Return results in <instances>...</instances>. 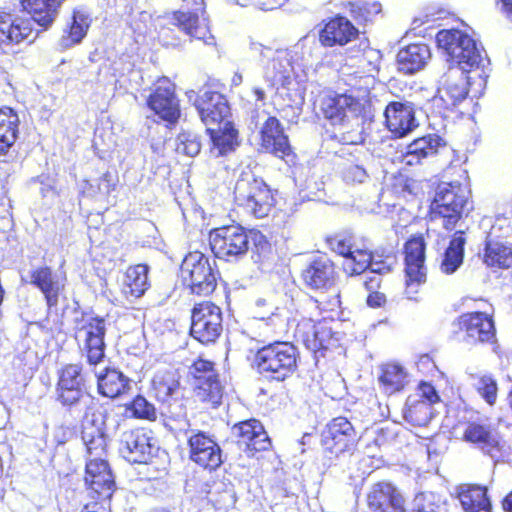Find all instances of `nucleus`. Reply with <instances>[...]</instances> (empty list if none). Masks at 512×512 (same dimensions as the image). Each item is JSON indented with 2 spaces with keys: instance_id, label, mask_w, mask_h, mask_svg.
I'll return each instance as SVG.
<instances>
[{
  "instance_id": "obj_1",
  "label": "nucleus",
  "mask_w": 512,
  "mask_h": 512,
  "mask_svg": "<svg viewBox=\"0 0 512 512\" xmlns=\"http://www.w3.org/2000/svg\"><path fill=\"white\" fill-rule=\"evenodd\" d=\"M81 439L87 453L95 457L86 462L84 473V483L90 501L111 503L116 491V482L108 462L101 459L107 451V441L102 426L94 420L83 418Z\"/></svg>"
},
{
  "instance_id": "obj_2",
  "label": "nucleus",
  "mask_w": 512,
  "mask_h": 512,
  "mask_svg": "<svg viewBox=\"0 0 512 512\" xmlns=\"http://www.w3.org/2000/svg\"><path fill=\"white\" fill-rule=\"evenodd\" d=\"M300 353L290 341H273L259 347L252 360L253 369L261 376L276 382L291 378L299 368Z\"/></svg>"
},
{
  "instance_id": "obj_3",
  "label": "nucleus",
  "mask_w": 512,
  "mask_h": 512,
  "mask_svg": "<svg viewBox=\"0 0 512 512\" xmlns=\"http://www.w3.org/2000/svg\"><path fill=\"white\" fill-rule=\"evenodd\" d=\"M470 197L467 185L459 181L439 185L429 206V219L440 220L446 231H453L468 216L471 209Z\"/></svg>"
},
{
  "instance_id": "obj_4",
  "label": "nucleus",
  "mask_w": 512,
  "mask_h": 512,
  "mask_svg": "<svg viewBox=\"0 0 512 512\" xmlns=\"http://www.w3.org/2000/svg\"><path fill=\"white\" fill-rule=\"evenodd\" d=\"M435 41L450 66L458 67L465 73L480 66L481 51L476 41L466 32L457 28L441 29L436 33Z\"/></svg>"
},
{
  "instance_id": "obj_5",
  "label": "nucleus",
  "mask_w": 512,
  "mask_h": 512,
  "mask_svg": "<svg viewBox=\"0 0 512 512\" xmlns=\"http://www.w3.org/2000/svg\"><path fill=\"white\" fill-rule=\"evenodd\" d=\"M188 376L194 396L199 402L210 408H217L222 404L225 385L214 361L199 355L189 366Z\"/></svg>"
},
{
  "instance_id": "obj_6",
  "label": "nucleus",
  "mask_w": 512,
  "mask_h": 512,
  "mask_svg": "<svg viewBox=\"0 0 512 512\" xmlns=\"http://www.w3.org/2000/svg\"><path fill=\"white\" fill-rule=\"evenodd\" d=\"M183 281L189 293L197 297H209L217 288L220 272L209 257L196 250L189 252L181 264Z\"/></svg>"
},
{
  "instance_id": "obj_7",
  "label": "nucleus",
  "mask_w": 512,
  "mask_h": 512,
  "mask_svg": "<svg viewBox=\"0 0 512 512\" xmlns=\"http://www.w3.org/2000/svg\"><path fill=\"white\" fill-rule=\"evenodd\" d=\"M361 440V434L345 416L330 419L321 432L320 444L330 459L353 456Z\"/></svg>"
},
{
  "instance_id": "obj_8",
  "label": "nucleus",
  "mask_w": 512,
  "mask_h": 512,
  "mask_svg": "<svg viewBox=\"0 0 512 512\" xmlns=\"http://www.w3.org/2000/svg\"><path fill=\"white\" fill-rule=\"evenodd\" d=\"M234 199L238 206L255 218L267 217L276 205L273 190L261 178L241 177L234 189Z\"/></svg>"
},
{
  "instance_id": "obj_9",
  "label": "nucleus",
  "mask_w": 512,
  "mask_h": 512,
  "mask_svg": "<svg viewBox=\"0 0 512 512\" xmlns=\"http://www.w3.org/2000/svg\"><path fill=\"white\" fill-rule=\"evenodd\" d=\"M223 312L210 300L196 302L190 310L189 335L199 344L217 343L223 333Z\"/></svg>"
},
{
  "instance_id": "obj_10",
  "label": "nucleus",
  "mask_w": 512,
  "mask_h": 512,
  "mask_svg": "<svg viewBox=\"0 0 512 512\" xmlns=\"http://www.w3.org/2000/svg\"><path fill=\"white\" fill-rule=\"evenodd\" d=\"M223 88L219 80L208 78L194 99L193 105L206 127L231 120V108L227 97L221 92Z\"/></svg>"
},
{
  "instance_id": "obj_11",
  "label": "nucleus",
  "mask_w": 512,
  "mask_h": 512,
  "mask_svg": "<svg viewBox=\"0 0 512 512\" xmlns=\"http://www.w3.org/2000/svg\"><path fill=\"white\" fill-rule=\"evenodd\" d=\"M369 101L347 93H329L320 98L319 110L332 126L344 127L347 122L365 116Z\"/></svg>"
},
{
  "instance_id": "obj_12",
  "label": "nucleus",
  "mask_w": 512,
  "mask_h": 512,
  "mask_svg": "<svg viewBox=\"0 0 512 512\" xmlns=\"http://www.w3.org/2000/svg\"><path fill=\"white\" fill-rule=\"evenodd\" d=\"M209 243L214 256L225 261L238 260L249 250L247 231L239 224L211 229Z\"/></svg>"
},
{
  "instance_id": "obj_13",
  "label": "nucleus",
  "mask_w": 512,
  "mask_h": 512,
  "mask_svg": "<svg viewBox=\"0 0 512 512\" xmlns=\"http://www.w3.org/2000/svg\"><path fill=\"white\" fill-rule=\"evenodd\" d=\"M89 396L82 365L80 363L63 365L57 372L55 400L66 410H72Z\"/></svg>"
},
{
  "instance_id": "obj_14",
  "label": "nucleus",
  "mask_w": 512,
  "mask_h": 512,
  "mask_svg": "<svg viewBox=\"0 0 512 512\" xmlns=\"http://www.w3.org/2000/svg\"><path fill=\"white\" fill-rule=\"evenodd\" d=\"M259 151L272 155L287 164L294 165L297 153L290 142L289 135L276 116L267 117L258 131Z\"/></svg>"
},
{
  "instance_id": "obj_15",
  "label": "nucleus",
  "mask_w": 512,
  "mask_h": 512,
  "mask_svg": "<svg viewBox=\"0 0 512 512\" xmlns=\"http://www.w3.org/2000/svg\"><path fill=\"white\" fill-rule=\"evenodd\" d=\"M147 107L159 119L168 124H176L181 117L180 99L176 85L168 77H159L146 99Z\"/></svg>"
},
{
  "instance_id": "obj_16",
  "label": "nucleus",
  "mask_w": 512,
  "mask_h": 512,
  "mask_svg": "<svg viewBox=\"0 0 512 512\" xmlns=\"http://www.w3.org/2000/svg\"><path fill=\"white\" fill-rule=\"evenodd\" d=\"M455 333L472 346L493 343L496 340V327L493 316L482 312L472 311L460 314L453 322Z\"/></svg>"
},
{
  "instance_id": "obj_17",
  "label": "nucleus",
  "mask_w": 512,
  "mask_h": 512,
  "mask_svg": "<svg viewBox=\"0 0 512 512\" xmlns=\"http://www.w3.org/2000/svg\"><path fill=\"white\" fill-rule=\"evenodd\" d=\"M106 325L100 316L86 315L76 327V337L82 341V351L90 365H98L105 356Z\"/></svg>"
},
{
  "instance_id": "obj_18",
  "label": "nucleus",
  "mask_w": 512,
  "mask_h": 512,
  "mask_svg": "<svg viewBox=\"0 0 512 512\" xmlns=\"http://www.w3.org/2000/svg\"><path fill=\"white\" fill-rule=\"evenodd\" d=\"M369 512H408V503L403 491L390 480L372 483L365 494Z\"/></svg>"
},
{
  "instance_id": "obj_19",
  "label": "nucleus",
  "mask_w": 512,
  "mask_h": 512,
  "mask_svg": "<svg viewBox=\"0 0 512 512\" xmlns=\"http://www.w3.org/2000/svg\"><path fill=\"white\" fill-rule=\"evenodd\" d=\"M231 433L236 445L248 457H254L257 453L268 451L272 447V441L258 419L250 418L235 423Z\"/></svg>"
},
{
  "instance_id": "obj_20",
  "label": "nucleus",
  "mask_w": 512,
  "mask_h": 512,
  "mask_svg": "<svg viewBox=\"0 0 512 512\" xmlns=\"http://www.w3.org/2000/svg\"><path fill=\"white\" fill-rule=\"evenodd\" d=\"M188 457L195 465L215 471L223 463L222 449L216 440L202 430H194L187 438Z\"/></svg>"
},
{
  "instance_id": "obj_21",
  "label": "nucleus",
  "mask_w": 512,
  "mask_h": 512,
  "mask_svg": "<svg viewBox=\"0 0 512 512\" xmlns=\"http://www.w3.org/2000/svg\"><path fill=\"white\" fill-rule=\"evenodd\" d=\"M461 439L490 456L502 454L507 445L505 439L490 425L481 420L463 421Z\"/></svg>"
},
{
  "instance_id": "obj_22",
  "label": "nucleus",
  "mask_w": 512,
  "mask_h": 512,
  "mask_svg": "<svg viewBox=\"0 0 512 512\" xmlns=\"http://www.w3.org/2000/svg\"><path fill=\"white\" fill-rule=\"evenodd\" d=\"M426 243L421 234L412 235L404 244L403 253L406 273V294L416 292V288L425 282Z\"/></svg>"
},
{
  "instance_id": "obj_23",
  "label": "nucleus",
  "mask_w": 512,
  "mask_h": 512,
  "mask_svg": "<svg viewBox=\"0 0 512 512\" xmlns=\"http://www.w3.org/2000/svg\"><path fill=\"white\" fill-rule=\"evenodd\" d=\"M358 36V28L346 17L339 14L323 20L322 27L318 32L319 43L326 48L343 47L356 40Z\"/></svg>"
},
{
  "instance_id": "obj_24",
  "label": "nucleus",
  "mask_w": 512,
  "mask_h": 512,
  "mask_svg": "<svg viewBox=\"0 0 512 512\" xmlns=\"http://www.w3.org/2000/svg\"><path fill=\"white\" fill-rule=\"evenodd\" d=\"M295 337L303 342L305 347L314 354L324 352L333 345L334 335L330 328L322 322H315L310 318H302L295 328Z\"/></svg>"
},
{
  "instance_id": "obj_25",
  "label": "nucleus",
  "mask_w": 512,
  "mask_h": 512,
  "mask_svg": "<svg viewBox=\"0 0 512 512\" xmlns=\"http://www.w3.org/2000/svg\"><path fill=\"white\" fill-rule=\"evenodd\" d=\"M306 287L312 290H328L339 277L336 264L326 255L313 258L301 273Z\"/></svg>"
},
{
  "instance_id": "obj_26",
  "label": "nucleus",
  "mask_w": 512,
  "mask_h": 512,
  "mask_svg": "<svg viewBox=\"0 0 512 512\" xmlns=\"http://www.w3.org/2000/svg\"><path fill=\"white\" fill-rule=\"evenodd\" d=\"M385 126L393 138H402L414 130L418 124L415 106L408 101H391L384 110Z\"/></svg>"
},
{
  "instance_id": "obj_27",
  "label": "nucleus",
  "mask_w": 512,
  "mask_h": 512,
  "mask_svg": "<svg viewBox=\"0 0 512 512\" xmlns=\"http://www.w3.org/2000/svg\"><path fill=\"white\" fill-rule=\"evenodd\" d=\"M467 96L468 88L463 80L459 82L447 80L433 97V107L445 118L461 116L464 114L461 106Z\"/></svg>"
},
{
  "instance_id": "obj_28",
  "label": "nucleus",
  "mask_w": 512,
  "mask_h": 512,
  "mask_svg": "<svg viewBox=\"0 0 512 512\" xmlns=\"http://www.w3.org/2000/svg\"><path fill=\"white\" fill-rule=\"evenodd\" d=\"M172 20L173 24L189 37L202 41L205 45H216V38L211 33L206 12L173 11Z\"/></svg>"
},
{
  "instance_id": "obj_29",
  "label": "nucleus",
  "mask_w": 512,
  "mask_h": 512,
  "mask_svg": "<svg viewBox=\"0 0 512 512\" xmlns=\"http://www.w3.org/2000/svg\"><path fill=\"white\" fill-rule=\"evenodd\" d=\"M151 430L137 427L123 432L120 444L125 458L131 463H147L152 455Z\"/></svg>"
},
{
  "instance_id": "obj_30",
  "label": "nucleus",
  "mask_w": 512,
  "mask_h": 512,
  "mask_svg": "<svg viewBox=\"0 0 512 512\" xmlns=\"http://www.w3.org/2000/svg\"><path fill=\"white\" fill-rule=\"evenodd\" d=\"M30 283L44 296L48 310L57 309L63 296L65 284L60 281L51 267L38 266L30 272Z\"/></svg>"
},
{
  "instance_id": "obj_31",
  "label": "nucleus",
  "mask_w": 512,
  "mask_h": 512,
  "mask_svg": "<svg viewBox=\"0 0 512 512\" xmlns=\"http://www.w3.org/2000/svg\"><path fill=\"white\" fill-rule=\"evenodd\" d=\"M20 5L40 30L46 31L55 22L62 0H20Z\"/></svg>"
},
{
  "instance_id": "obj_32",
  "label": "nucleus",
  "mask_w": 512,
  "mask_h": 512,
  "mask_svg": "<svg viewBox=\"0 0 512 512\" xmlns=\"http://www.w3.org/2000/svg\"><path fill=\"white\" fill-rule=\"evenodd\" d=\"M457 498L465 512H492L488 488L484 485L461 484L457 487Z\"/></svg>"
},
{
  "instance_id": "obj_33",
  "label": "nucleus",
  "mask_w": 512,
  "mask_h": 512,
  "mask_svg": "<svg viewBox=\"0 0 512 512\" xmlns=\"http://www.w3.org/2000/svg\"><path fill=\"white\" fill-rule=\"evenodd\" d=\"M431 58V51L425 43H410L401 48L397 54L399 70L413 74L423 69Z\"/></svg>"
},
{
  "instance_id": "obj_34",
  "label": "nucleus",
  "mask_w": 512,
  "mask_h": 512,
  "mask_svg": "<svg viewBox=\"0 0 512 512\" xmlns=\"http://www.w3.org/2000/svg\"><path fill=\"white\" fill-rule=\"evenodd\" d=\"M149 266L138 263L129 265L122 278L121 289L123 294L129 298H140L150 288Z\"/></svg>"
},
{
  "instance_id": "obj_35",
  "label": "nucleus",
  "mask_w": 512,
  "mask_h": 512,
  "mask_svg": "<svg viewBox=\"0 0 512 512\" xmlns=\"http://www.w3.org/2000/svg\"><path fill=\"white\" fill-rule=\"evenodd\" d=\"M481 259L486 267L494 271L512 269V244L500 240H487Z\"/></svg>"
},
{
  "instance_id": "obj_36",
  "label": "nucleus",
  "mask_w": 512,
  "mask_h": 512,
  "mask_svg": "<svg viewBox=\"0 0 512 512\" xmlns=\"http://www.w3.org/2000/svg\"><path fill=\"white\" fill-rule=\"evenodd\" d=\"M466 242L464 230H457L450 237L440 260V270L444 274H453L463 264Z\"/></svg>"
},
{
  "instance_id": "obj_37",
  "label": "nucleus",
  "mask_w": 512,
  "mask_h": 512,
  "mask_svg": "<svg viewBox=\"0 0 512 512\" xmlns=\"http://www.w3.org/2000/svg\"><path fill=\"white\" fill-rule=\"evenodd\" d=\"M97 389L103 397L115 399L129 392L130 379L117 369L105 368L97 378Z\"/></svg>"
},
{
  "instance_id": "obj_38",
  "label": "nucleus",
  "mask_w": 512,
  "mask_h": 512,
  "mask_svg": "<svg viewBox=\"0 0 512 512\" xmlns=\"http://www.w3.org/2000/svg\"><path fill=\"white\" fill-rule=\"evenodd\" d=\"M378 383L385 395H395L406 388L407 372L397 363H384L379 368Z\"/></svg>"
},
{
  "instance_id": "obj_39",
  "label": "nucleus",
  "mask_w": 512,
  "mask_h": 512,
  "mask_svg": "<svg viewBox=\"0 0 512 512\" xmlns=\"http://www.w3.org/2000/svg\"><path fill=\"white\" fill-rule=\"evenodd\" d=\"M179 388L180 377L177 370H159L151 381V392L160 403H170Z\"/></svg>"
},
{
  "instance_id": "obj_40",
  "label": "nucleus",
  "mask_w": 512,
  "mask_h": 512,
  "mask_svg": "<svg viewBox=\"0 0 512 512\" xmlns=\"http://www.w3.org/2000/svg\"><path fill=\"white\" fill-rule=\"evenodd\" d=\"M206 131L211 138L213 148L218 151V156L232 152L238 145V130L231 120L221 125L207 127Z\"/></svg>"
},
{
  "instance_id": "obj_41",
  "label": "nucleus",
  "mask_w": 512,
  "mask_h": 512,
  "mask_svg": "<svg viewBox=\"0 0 512 512\" xmlns=\"http://www.w3.org/2000/svg\"><path fill=\"white\" fill-rule=\"evenodd\" d=\"M441 137L427 135L415 139L406 148L404 159L407 165L419 164L423 159L437 154L440 147H443Z\"/></svg>"
},
{
  "instance_id": "obj_42",
  "label": "nucleus",
  "mask_w": 512,
  "mask_h": 512,
  "mask_svg": "<svg viewBox=\"0 0 512 512\" xmlns=\"http://www.w3.org/2000/svg\"><path fill=\"white\" fill-rule=\"evenodd\" d=\"M19 117L10 107L0 108V155L8 153L19 133Z\"/></svg>"
},
{
  "instance_id": "obj_43",
  "label": "nucleus",
  "mask_w": 512,
  "mask_h": 512,
  "mask_svg": "<svg viewBox=\"0 0 512 512\" xmlns=\"http://www.w3.org/2000/svg\"><path fill=\"white\" fill-rule=\"evenodd\" d=\"M90 26V19L83 11L75 9L72 12L71 22L64 30L63 41L66 45L78 44L86 36Z\"/></svg>"
},
{
  "instance_id": "obj_44",
  "label": "nucleus",
  "mask_w": 512,
  "mask_h": 512,
  "mask_svg": "<svg viewBox=\"0 0 512 512\" xmlns=\"http://www.w3.org/2000/svg\"><path fill=\"white\" fill-rule=\"evenodd\" d=\"M34 21L31 18H18L9 20L8 45L19 44L23 41H32L35 39L40 29L34 27Z\"/></svg>"
},
{
  "instance_id": "obj_45",
  "label": "nucleus",
  "mask_w": 512,
  "mask_h": 512,
  "mask_svg": "<svg viewBox=\"0 0 512 512\" xmlns=\"http://www.w3.org/2000/svg\"><path fill=\"white\" fill-rule=\"evenodd\" d=\"M404 419L413 426L423 427L432 418V407L423 401L416 400V397L408 396L403 412Z\"/></svg>"
},
{
  "instance_id": "obj_46",
  "label": "nucleus",
  "mask_w": 512,
  "mask_h": 512,
  "mask_svg": "<svg viewBox=\"0 0 512 512\" xmlns=\"http://www.w3.org/2000/svg\"><path fill=\"white\" fill-rule=\"evenodd\" d=\"M125 411L135 419L155 421L157 412L155 406L150 403L143 395H136L131 401L125 404Z\"/></svg>"
},
{
  "instance_id": "obj_47",
  "label": "nucleus",
  "mask_w": 512,
  "mask_h": 512,
  "mask_svg": "<svg viewBox=\"0 0 512 512\" xmlns=\"http://www.w3.org/2000/svg\"><path fill=\"white\" fill-rule=\"evenodd\" d=\"M346 8L351 17L358 23L370 21L374 15L381 11L380 3L363 0L349 1Z\"/></svg>"
},
{
  "instance_id": "obj_48",
  "label": "nucleus",
  "mask_w": 512,
  "mask_h": 512,
  "mask_svg": "<svg viewBox=\"0 0 512 512\" xmlns=\"http://www.w3.org/2000/svg\"><path fill=\"white\" fill-rule=\"evenodd\" d=\"M359 119L347 122L344 127L339 126V131L333 135V138L344 145L363 144V129Z\"/></svg>"
},
{
  "instance_id": "obj_49",
  "label": "nucleus",
  "mask_w": 512,
  "mask_h": 512,
  "mask_svg": "<svg viewBox=\"0 0 512 512\" xmlns=\"http://www.w3.org/2000/svg\"><path fill=\"white\" fill-rule=\"evenodd\" d=\"M328 248L344 258L351 253L354 247L353 235L348 232H335L325 237Z\"/></svg>"
},
{
  "instance_id": "obj_50",
  "label": "nucleus",
  "mask_w": 512,
  "mask_h": 512,
  "mask_svg": "<svg viewBox=\"0 0 512 512\" xmlns=\"http://www.w3.org/2000/svg\"><path fill=\"white\" fill-rule=\"evenodd\" d=\"M348 261L349 274L360 275L372 264V254L367 249L354 248L345 257Z\"/></svg>"
},
{
  "instance_id": "obj_51",
  "label": "nucleus",
  "mask_w": 512,
  "mask_h": 512,
  "mask_svg": "<svg viewBox=\"0 0 512 512\" xmlns=\"http://www.w3.org/2000/svg\"><path fill=\"white\" fill-rule=\"evenodd\" d=\"M391 189L396 196L406 198L407 196H417L421 187L417 180L399 173L394 176Z\"/></svg>"
},
{
  "instance_id": "obj_52",
  "label": "nucleus",
  "mask_w": 512,
  "mask_h": 512,
  "mask_svg": "<svg viewBox=\"0 0 512 512\" xmlns=\"http://www.w3.org/2000/svg\"><path fill=\"white\" fill-rule=\"evenodd\" d=\"M476 391L489 406L495 405L498 395V385L492 376L484 375L480 377Z\"/></svg>"
},
{
  "instance_id": "obj_53",
  "label": "nucleus",
  "mask_w": 512,
  "mask_h": 512,
  "mask_svg": "<svg viewBox=\"0 0 512 512\" xmlns=\"http://www.w3.org/2000/svg\"><path fill=\"white\" fill-rule=\"evenodd\" d=\"M416 400L423 401L426 405L433 407V405L439 403L441 398L436 391L435 387L427 381H420L415 389Z\"/></svg>"
},
{
  "instance_id": "obj_54",
  "label": "nucleus",
  "mask_w": 512,
  "mask_h": 512,
  "mask_svg": "<svg viewBox=\"0 0 512 512\" xmlns=\"http://www.w3.org/2000/svg\"><path fill=\"white\" fill-rule=\"evenodd\" d=\"M177 150L190 157L198 155L201 150L199 137L189 133L180 134Z\"/></svg>"
},
{
  "instance_id": "obj_55",
  "label": "nucleus",
  "mask_w": 512,
  "mask_h": 512,
  "mask_svg": "<svg viewBox=\"0 0 512 512\" xmlns=\"http://www.w3.org/2000/svg\"><path fill=\"white\" fill-rule=\"evenodd\" d=\"M9 20H11V13L0 10V48L8 45Z\"/></svg>"
},
{
  "instance_id": "obj_56",
  "label": "nucleus",
  "mask_w": 512,
  "mask_h": 512,
  "mask_svg": "<svg viewBox=\"0 0 512 512\" xmlns=\"http://www.w3.org/2000/svg\"><path fill=\"white\" fill-rule=\"evenodd\" d=\"M383 277L377 273H368L365 275L363 286L368 293L378 291L381 288Z\"/></svg>"
},
{
  "instance_id": "obj_57",
  "label": "nucleus",
  "mask_w": 512,
  "mask_h": 512,
  "mask_svg": "<svg viewBox=\"0 0 512 512\" xmlns=\"http://www.w3.org/2000/svg\"><path fill=\"white\" fill-rule=\"evenodd\" d=\"M366 304L370 308L384 307L386 304V296L383 292L374 291L368 293L366 297Z\"/></svg>"
},
{
  "instance_id": "obj_58",
  "label": "nucleus",
  "mask_w": 512,
  "mask_h": 512,
  "mask_svg": "<svg viewBox=\"0 0 512 512\" xmlns=\"http://www.w3.org/2000/svg\"><path fill=\"white\" fill-rule=\"evenodd\" d=\"M178 11H188L190 13L206 12L204 0H182L181 9Z\"/></svg>"
},
{
  "instance_id": "obj_59",
  "label": "nucleus",
  "mask_w": 512,
  "mask_h": 512,
  "mask_svg": "<svg viewBox=\"0 0 512 512\" xmlns=\"http://www.w3.org/2000/svg\"><path fill=\"white\" fill-rule=\"evenodd\" d=\"M80 512H111V503L89 501L83 505Z\"/></svg>"
},
{
  "instance_id": "obj_60",
  "label": "nucleus",
  "mask_w": 512,
  "mask_h": 512,
  "mask_svg": "<svg viewBox=\"0 0 512 512\" xmlns=\"http://www.w3.org/2000/svg\"><path fill=\"white\" fill-rule=\"evenodd\" d=\"M419 503L415 505L412 512H436L433 503L427 501L425 496L422 494L416 498Z\"/></svg>"
},
{
  "instance_id": "obj_61",
  "label": "nucleus",
  "mask_w": 512,
  "mask_h": 512,
  "mask_svg": "<svg viewBox=\"0 0 512 512\" xmlns=\"http://www.w3.org/2000/svg\"><path fill=\"white\" fill-rule=\"evenodd\" d=\"M370 272L369 273H377L381 277L383 274L388 273L391 271V265L386 263H380L372 260V264L369 266Z\"/></svg>"
},
{
  "instance_id": "obj_62",
  "label": "nucleus",
  "mask_w": 512,
  "mask_h": 512,
  "mask_svg": "<svg viewBox=\"0 0 512 512\" xmlns=\"http://www.w3.org/2000/svg\"><path fill=\"white\" fill-rule=\"evenodd\" d=\"M341 307V300H340V292H337L328 302L325 306L322 307L323 310L327 311H335Z\"/></svg>"
},
{
  "instance_id": "obj_63",
  "label": "nucleus",
  "mask_w": 512,
  "mask_h": 512,
  "mask_svg": "<svg viewBox=\"0 0 512 512\" xmlns=\"http://www.w3.org/2000/svg\"><path fill=\"white\" fill-rule=\"evenodd\" d=\"M501 4V11L512 21V0H497Z\"/></svg>"
},
{
  "instance_id": "obj_64",
  "label": "nucleus",
  "mask_w": 512,
  "mask_h": 512,
  "mask_svg": "<svg viewBox=\"0 0 512 512\" xmlns=\"http://www.w3.org/2000/svg\"><path fill=\"white\" fill-rule=\"evenodd\" d=\"M501 506L504 512H512V490L504 496Z\"/></svg>"
}]
</instances>
